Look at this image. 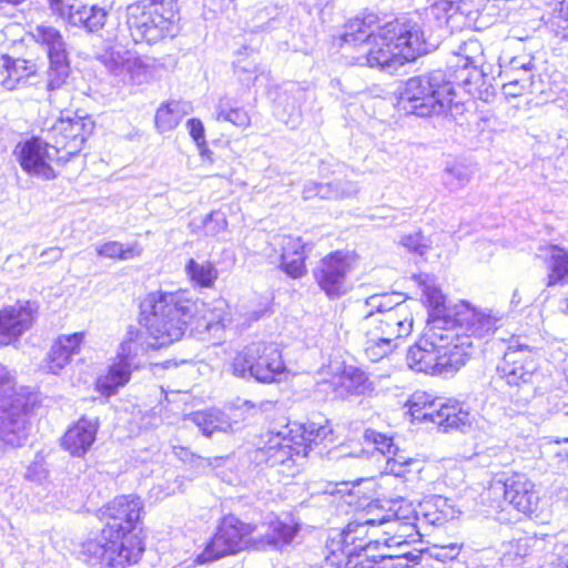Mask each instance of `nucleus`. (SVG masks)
Listing matches in <instances>:
<instances>
[{"label":"nucleus","mask_w":568,"mask_h":568,"mask_svg":"<svg viewBox=\"0 0 568 568\" xmlns=\"http://www.w3.org/2000/svg\"><path fill=\"white\" fill-rule=\"evenodd\" d=\"M256 550L266 548L283 549L296 537L300 526L295 523H286L281 519H274L268 523L256 524Z\"/></svg>","instance_id":"nucleus-26"},{"label":"nucleus","mask_w":568,"mask_h":568,"mask_svg":"<svg viewBox=\"0 0 568 568\" xmlns=\"http://www.w3.org/2000/svg\"><path fill=\"white\" fill-rule=\"evenodd\" d=\"M532 349L519 338H511L503 361L496 367L495 383L505 381L508 386H521L534 377Z\"/></svg>","instance_id":"nucleus-21"},{"label":"nucleus","mask_w":568,"mask_h":568,"mask_svg":"<svg viewBox=\"0 0 568 568\" xmlns=\"http://www.w3.org/2000/svg\"><path fill=\"white\" fill-rule=\"evenodd\" d=\"M521 302H523L521 294H520L519 290L516 288L511 294L510 306L513 308H517L518 306H520Z\"/></svg>","instance_id":"nucleus-62"},{"label":"nucleus","mask_w":568,"mask_h":568,"mask_svg":"<svg viewBox=\"0 0 568 568\" xmlns=\"http://www.w3.org/2000/svg\"><path fill=\"white\" fill-rule=\"evenodd\" d=\"M53 12L67 19L78 0H48Z\"/></svg>","instance_id":"nucleus-57"},{"label":"nucleus","mask_w":568,"mask_h":568,"mask_svg":"<svg viewBox=\"0 0 568 568\" xmlns=\"http://www.w3.org/2000/svg\"><path fill=\"white\" fill-rule=\"evenodd\" d=\"M507 82L503 84V91L506 95L518 97L521 95L526 90L530 89L531 85H523L519 82L520 78L513 77L511 74L505 75Z\"/></svg>","instance_id":"nucleus-56"},{"label":"nucleus","mask_w":568,"mask_h":568,"mask_svg":"<svg viewBox=\"0 0 568 568\" xmlns=\"http://www.w3.org/2000/svg\"><path fill=\"white\" fill-rule=\"evenodd\" d=\"M281 351L274 343L254 341L245 345L234 357L232 372L235 376L261 383H272L284 373Z\"/></svg>","instance_id":"nucleus-13"},{"label":"nucleus","mask_w":568,"mask_h":568,"mask_svg":"<svg viewBox=\"0 0 568 568\" xmlns=\"http://www.w3.org/2000/svg\"><path fill=\"white\" fill-rule=\"evenodd\" d=\"M397 104L405 113L423 118L458 108L459 102H455L454 87L447 81V73L435 70L409 78L399 89Z\"/></svg>","instance_id":"nucleus-8"},{"label":"nucleus","mask_w":568,"mask_h":568,"mask_svg":"<svg viewBox=\"0 0 568 568\" xmlns=\"http://www.w3.org/2000/svg\"><path fill=\"white\" fill-rule=\"evenodd\" d=\"M531 538H519L504 545L500 557V567L506 568L514 565V568H524L525 558L530 556Z\"/></svg>","instance_id":"nucleus-39"},{"label":"nucleus","mask_w":568,"mask_h":568,"mask_svg":"<svg viewBox=\"0 0 568 568\" xmlns=\"http://www.w3.org/2000/svg\"><path fill=\"white\" fill-rule=\"evenodd\" d=\"M108 11L98 6H87L78 1L67 20L74 27H82L89 32H97L106 22Z\"/></svg>","instance_id":"nucleus-33"},{"label":"nucleus","mask_w":568,"mask_h":568,"mask_svg":"<svg viewBox=\"0 0 568 568\" xmlns=\"http://www.w3.org/2000/svg\"><path fill=\"white\" fill-rule=\"evenodd\" d=\"M190 109L189 103L181 101H171L166 104H162L155 113L156 128L161 132L173 130Z\"/></svg>","instance_id":"nucleus-36"},{"label":"nucleus","mask_w":568,"mask_h":568,"mask_svg":"<svg viewBox=\"0 0 568 568\" xmlns=\"http://www.w3.org/2000/svg\"><path fill=\"white\" fill-rule=\"evenodd\" d=\"M445 321L447 332L454 341V347L465 355V363L473 353L481 347L503 325L504 315L491 310L477 311L467 308L455 312L446 306Z\"/></svg>","instance_id":"nucleus-10"},{"label":"nucleus","mask_w":568,"mask_h":568,"mask_svg":"<svg viewBox=\"0 0 568 568\" xmlns=\"http://www.w3.org/2000/svg\"><path fill=\"white\" fill-rule=\"evenodd\" d=\"M143 503L136 495H122L101 509L104 527L100 538L82 544L81 554L90 565L125 568L141 558L144 546L136 534Z\"/></svg>","instance_id":"nucleus-3"},{"label":"nucleus","mask_w":568,"mask_h":568,"mask_svg":"<svg viewBox=\"0 0 568 568\" xmlns=\"http://www.w3.org/2000/svg\"><path fill=\"white\" fill-rule=\"evenodd\" d=\"M416 520V507L408 500H395L388 508L371 503L343 531L329 537L321 568L347 566L358 552L369 551L373 546L415 542Z\"/></svg>","instance_id":"nucleus-1"},{"label":"nucleus","mask_w":568,"mask_h":568,"mask_svg":"<svg viewBox=\"0 0 568 568\" xmlns=\"http://www.w3.org/2000/svg\"><path fill=\"white\" fill-rule=\"evenodd\" d=\"M159 453V447L156 445H152L150 446L148 449H146V454L145 456H139V459L142 462V463H146L148 460H150L154 455H156Z\"/></svg>","instance_id":"nucleus-61"},{"label":"nucleus","mask_w":568,"mask_h":568,"mask_svg":"<svg viewBox=\"0 0 568 568\" xmlns=\"http://www.w3.org/2000/svg\"><path fill=\"white\" fill-rule=\"evenodd\" d=\"M41 256L48 257L50 261H58L62 256V250L60 247H49L41 253Z\"/></svg>","instance_id":"nucleus-60"},{"label":"nucleus","mask_w":568,"mask_h":568,"mask_svg":"<svg viewBox=\"0 0 568 568\" xmlns=\"http://www.w3.org/2000/svg\"><path fill=\"white\" fill-rule=\"evenodd\" d=\"M17 156L22 170L31 176L45 181L55 179L57 174L52 163L64 164L65 160H60L61 155L52 148V143L40 138H32L17 146Z\"/></svg>","instance_id":"nucleus-19"},{"label":"nucleus","mask_w":568,"mask_h":568,"mask_svg":"<svg viewBox=\"0 0 568 568\" xmlns=\"http://www.w3.org/2000/svg\"><path fill=\"white\" fill-rule=\"evenodd\" d=\"M481 47L477 40L469 39L465 41L456 52L457 62L463 64L477 65L478 59L481 55Z\"/></svg>","instance_id":"nucleus-50"},{"label":"nucleus","mask_w":568,"mask_h":568,"mask_svg":"<svg viewBox=\"0 0 568 568\" xmlns=\"http://www.w3.org/2000/svg\"><path fill=\"white\" fill-rule=\"evenodd\" d=\"M358 193V186L352 181H335L320 183L310 181L303 187V199L312 200L315 197L322 200H343L353 197Z\"/></svg>","instance_id":"nucleus-30"},{"label":"nucleus","mask_w":568,"mask_h":568,"mask_svg":"<svg viewBox=\"0 0 568 568\" xmlns=\"http://www.w3.org/2000/svg\"><path fill=\"white\" fill-rule=\"evenodd\" d=\"M555 443H557V444H560V443H568V437H565V438H559V437H558V438H556V439H555Z\"/></svg>","instance_id":"nucleus-64"},{"label":"nucleus","mask_w":568,"mask_h":568,"mask_svg":"<svg viewBox=\"0 0 568 568\" xmlns=\"http://www.w3.org/2000/svg\"><path fill=\"white\" fill-rule=\"evenodd\" d=\"M332 429L328 425L316 423H286L270 427L264 435L263 446L256 453V459L274 468L286 478L296 476L313 445L325 440Z\"/></svg>","instance_id":"nucleus-6"},{"label":"nucleus","mask_w":568,"mask_h":568,"mask_svg":"<svg viewBox=\"0 0 568 568\" xmlns=\"http://www.w3.org/2000/svg\"><path fill=\"white\" fill-rule=\"evenodd\" d=\"M47 475H48V470L45 469L43 463L40 460H36V462L31 463L28 466L27 473H26V477L29 480L38 481V483L45 479Z\"/></svg>","instance_id":"nucleus-58"},{"label":"nucleus","mask_w":568,"mask_h":568,"mask_svg":"<svg viewBox=\"0 0 568 568\" xmlns=\"http://www.w3.org/2000/svg\"><path fill=\"white\" fill-rule=\"evenodd\" d=\"M545 252L546 287L568 285V250L559 245H549L545 248Z\"/></svg>","instance_id":"nucleus-31"},{"label":"nucleus","mask_w":568,"mask_h":568,"mask_svg":"<svg viewBox=\"0 0 568 568\" xmlns=\"http://www.w3.org/2000/svg\"><path fill=\"white\" fill-rule=\"evenodd\" d=\"M174 455L184 463H192L196 467H220L224 464L227 458L225 457H214L213 459L203 458L200 456H195L192 452L183 446H173Z\"/></svg>","instance_id":"nucleus-48"},{"label":"nucleus","mask_w":568,"mask_h":568,"mask_svg":"<svg viewBox=\"0 0 568 568\" xmlns=\"http://www.w3.org/2000/svg\"><path fill=\"white\" fill-rule=\"evenodd\" d=\"M320 390H373L375 382L362 368L333 361L316 372Z\"/></svg>","instance_id":"nucleus-20"},{"label":"nucleus","mask_w":568,"mask_h":568,"mask_svg":"<svg viewBox=\"0 0 568 568\" xmlns=\"http://www.w3.org/2000/svg\"><path fill=\"white\" fill-rule=\"evenodd\" d=\"M84 341V333H73L60 335L48 354V371L58 374L71 361L72 356L80 353L81 345Z\"/></svg>","instance_id":"nucleus-28"},{"label":"nucleus","mask_w":568,"mask_h":568,"mask_svg":"<svg viewBox=\"0 0 568 568\" xmlns=\"http://www.w3.org/2000/svg\"><path fill=\"white\" fill-rule=\"evenodd\" d=\"M420 286L428 317L423 335L407 351V365L418 373L448 376L466 364L465 355L454 347L445 327L446 297L440 287L428 275Z\"/></svg>","instance_id":"nucleus-4"},{"label":"nucleus","mask_w":568,"mask_h":568,"mask_svg":"<svg viewBox=\"0 0 568 568\" xmlns=\"http://www.w3.org/2000/svg\"><path fill=\"white\" fill-rule=\"evenodd\" d=\"M97 59L118 83L138 84L148 73V65L142 59L120 45L106 47Z\"/></svg>","instance_id":"nucleus-22"},{"label":"nucleus","mask_w":568,"mask_h":568,"mask_svg":"<svg viewBox=\"0 0 568 568\" xmlns=\"http://www.w3.org/2000/svg\"><path fill=\"white\" fill-rule=\"evenodd\" d=\"M36 42L45 48L48 58L67 54L65 42L60 31L51 26H37L32 31Z\"/></svg>","instance_id":"nucleus-38"},{"label":"nucleus","mask_w":568,"mask_h":568,"mask_svg":"<svg viewBox=\"0 0 568 568\" xmlns=\"http://www.w3.org/2000/svg\"><path fill=\"white\" fill-rule=\"evenodd\" d=\"M365 321L374 324L372 342L366 352L376 361L396 346L394 343L406 337L413 329V314L400 293L373 294L365 300L362 310Z\"/></svg>","instance_id":"nucleus-7"},{"label":"nucleus","mask_w":568,"mask_h":568,"mask_svg":"<svg viewBox=\"0 0 568 568\" xmlns=\"http://www.w3.org/2000/svg\"><path fill=\"white\" fill-rule=\"evenodd\" d=\"M185 272L190 281L200 287L211 288L219 277V271L209 261L197 262L190 258L185 265Z\"/></svg>","instance_id":"nucleus-37"},{"label":"nucleus","mask_w":568,"mask_h":568,"mask_svg":"<svg viewBox=\"0 0 568 568\" xmlns=\"http://www.w3.org/2000/svg\"><path fill=\"white\" fill-rule=\"evenodd\" d=\"M216 119L231 122L239 128H247L251 124V118L248 112L243 108H227V105L221 101L217 106Z\"/></svg>","instance_id":"nucleus-46"},{"label":"nucleus","mask_w":568,"mask_h":568,"mask_svg":"<svg viewBox=\"0 0 568 568\" xmlns=\"http://www.w3.org/2000/svg\"><path fill=\"white\" fill-rule=\"evenodd\" d=\"M556 2L550 26L557 37L568 40V0H556Z\"/></svg>","instance_id":"nucleus-47"},{"label":"nucleus","mask_w":568,"mask_h":568,"mask_svg":"<svg viewBox=\"0 0 568 568\" xmlns=\"http://www.w3.org/2000/svg\"><path fill=\"white\" fill-rule=\"evenodd\" d=\"M33 313V305L28 301L0 310V346L18 341L32 326Z\"/></svg>","instance_id":"nucleus-24"},{"label":"nucleus","mask_w":568,"mask_h":568,"mask_svg":"<svg viewBox=\"0 0 568 568\" xmlns=\"http://www.w3.org/2000/svg\"><path fill=\"white\" fill-rule=\"evenodd\" d=\"M160 302L162 301L158 292L149 295L148 300L143 304L144 310L142 312V321L145 332L130 326L126 332L125 339L119 346L116 356L126 363H132L134 368H139L141 365V362L138 361L139 356H143L151 349H159L172 344L164 343L165 341H163L162 337L165 332H156L151 328L152 317H154L155 312H158L156 307ZM159 329L164 331L163 328Z\"/></svg>","instance_id":"nucleus-15"},{"label":"nucleus","mask_w":568,"mask_h":568,"mask_svg":"<svg viewBox=\"0 0 568 568\" xmlns=\"http://www.w3.org/2000/svg\"><path fill=\"white\" fill-rule=\"evenodd\" d=\"M99 425L94 420L80 418L71 425L61 439V446L71 456H84L95 440Z\"/></svg>","instance_id":"nucleus-27"},{"label":"nucleus","mask_w":568,"mask_h":568,"mask_svg":"<svg viewBox=\"0 0 568 568\" xmlns=\"http://www.w3.org/2000/svg\"><path fill=\"white\" fill-rule=\"evenodd\" d=\"M16 381L7 366L0 363V390H14Z\"/></svg>","instance_id":"nucleus-59"},{"label":"nucleus","mask_w":568,"mask_h":568,"mask_svg":"<svg viewBox=\"0 0 568 568\" xmlns=\"http://www.w3.org/2000/svg\"><path fill=\"white\" fill-rule=\"evenodd\" d=\"M256 524L226 515L205 548L195 556L193 565L209 564L247 549L256 550Z\"/></svg>","instance_id":"nucleus-11"},{"label":"nucleus","mask_w":568,"mask_h":568,"mask_svg":"<svg viewBox=\"0 0 568 568\" xmlns=\"http://www.w3.org/2000/svg\"><path fill=\"white\" fill-rule=\"evenodd\" d=\"M186 126L189 129V133L196 143L197 148L202 155H205L207 152L204 126L201 120L199 119H190L186 122Z\"/></svg>","instance_id":"nucleus-52"},{"label":"nucleus","mask_w":568,"mask_h":568,"mask_svg":"<svg viewBox=\"0 0 568 568\" xmlns=\"http://www.w3.org/2000/svg\"><path fill=\"white\" fill-rule=\"evenodd\" d=\"M132 368H134L132 363H126L116 356L106 373L97 378L95 390H116L125 386L130 381Z\"/></svg>","instance_id":"nucleus-35"},{"label":"nucleus","mask_w":568,"mask_h":568,"mask_svg":"<svg viewBox=\"0 0 568 568\" xmlns=\"http://www.w3.org/2000/svg\"><path fill=\"white\" fill-rule=\"evenodd\" d=\"M162 302L158 305L151 328H163L164 343L180 341L189 331L197 338L205 334L217 336L225 327L227 304L225 300L204 303L191 300L184 292H158ZM163 333V331H161Z\"/></svg>","instance_id":"nucleus-5"},{"label":"nucleus","mask_w":568,"mask_h":568,"mask_svg":"<svg viewBox=\"0 0 568 568\" xmlns=\"http://www.w3.org/2000/svg\"><path fill=\"white\" fill-rule=\"evenodd\" d=\"M175 0H139L125 9V23L135 43L154 44L179 31Z\"/></svg>","instance_id":"nucleus-9"},{"label":"nucleus","mask_w":568,"mask_h":568,"mask_svg":"<svg viewBox=\"0 0 568 568\" xmlns=\"http://www.w3.org/2000/svg\"><path fill=\"white\" fill-rule=\"evenodd\" d=\"M271 246L278 253L276 256L268 255L272 263H280V267L292 278H300L305 275V252L301 237L280 234L272 239Z\"/></svg>","instance_id":"nucleus-23"},{"label":"nucleus","mask_w":568,"mask_h":568,"mask_svg":"<svg viewBox=\"0 0 568 568\" xmlns=\"http://www.w3.org/2000/svg\"><path fill=\"white\" fill-rule=\"evenodd\" d=\"M32 68L33 65H30L26 60L3 57L0 67V85L6 90L17 89L27 83L29 78L33 75Z\"/></svg>","instance_id":"nucleus-34"},{"label":"nucleus","mask_w":568,"mask_h":568,"mask_svg":"<svg viewBox=\"0 0 568 568\" xmlns=\"http://www.w3.org/2000/svg\"><path fill=\"white\" fill-rule=\"evenodd\" d=\"M244 412L251 416H263L266 419L277 418L280 420V425L275 426L276 428L288 423L285 417L286 405L277 399H266L257 403L253 400L236 403L234 416L242 418Z\"/></svg>","instance_id":"nucleus-32"},{"label":"nucleus","mask_w":568,"mask_h":568,"mask_svg":"<svg viewBox=\"0 0 568 568\" xmlns=\"http://www.w3.org/2000/svg\"><path fill=\"white\" fill-rule=\"evenodd\" d=\"M95 252L100 257L126 261L140 256L142 248L136 243L123 245L118 241H109L97 245Z\"/></svg>","instance_id":"nucleus-44"},{"label":"nucleus","mask_w":568,"mask_h":568,"mask_svg":"<svg viewBox=\"0 0 568 568\" xmlns=\"http://www.w3.org/2000/svg\"><path fill=\"white\" fill-rule=\"evenodd\" d=\"M427 393H414L409 403V410L414 418L429 420L443 432L452 429L464 430L470 425L469 413L458 403H444L440 399H429Z\"/></svg>","instance_id":"nucleus-16"},{"label":"nucleus","mask_w":568,"mask_h":568,"mask_svg":"<svg viewBox=\"0 0 568 568\" xmlns=\"http://www.w3.org/2000/svg\"><path fill=\"white\" fill-rule=\"evenodd\" d=\"M489 496H504L520 514L541 523L548 521L551 508L546 498L540 497L536 485L524 474H513L505 480H495L488 488Z\"/></svg>","instance_id":"nucleus-14"},{"label":"nucleus","mask_w":568,"mask_h":568,"mask_svg":"<svg viewBox=\"0 0 568 568\" xmlns=\"http://www.w3.org/2000/svg\"><path fill=\"white\" fill-rule=\"evenodd\" d=\"M353 263L354 256L343 251H335L320 261L313 275L328 298H339L348 292L347 275L353 268Z\"/></svg>","instance_id":"nucleus-18"},{"label":"nucleus","mask_w":568,"mask_h":568,"mask_svg":"<svg viewBox=\"0 0 568 568\" xmlns=\"http://www.w3.org/2000/svg\"><path fill=\"white\" fill-rule=\"evenodd\" d=\"M457 510L454 504L447 497L442 495L426 497L416 508V528L418 532L415 542L420 540L427 528L442 526L449 519L455 518Z\"/></svg>","instance_id":"nucleus-25"},{"label":"nucleus","mask_w":568,"mask_h":568,"mask_svg":"<svg viewBox=\"0 0 568 568\" xmlns=\"http://www.w3.org/2000/svg\"><path fill=\"white\" fill-rule=\"evenodd\" d=\"M204 436H211L214 432H234L240 426L239 417L221 412L219 409L199 410L189 416Z\"/></svg>","instance_id":"nucleus-29"},{"label":"nucleus","mask_w":568,"mask_h":568,"mask_svg":"<svg viewBox=\"0 0 568 568\" xmlns=\"http://www.w3.org/2000/svg\"><path fill=\"white\" fill-rule=\"evenodd\" d=\"M422 463L418 459L405 456L399 450L386 457L385 471L396 477H405L409 473H419Z\"/></svg>","instance_id":"nucleus-45"},{"label":"nucleus","mask_w":568,"mask_h":568,"mask_svg":"<svg viewBox=\"0 0 568 568\" xmlns=\"http://www.w3.org/2000/svg\"><path fill=\"white\" fill-rule=\"evenodd\" d=\"M94 123L89 116H61L47 131V140L61 155L60 160L68 162L77 155L92 134Z\"/></svg>","instance_id":"nucleus-17"},{"label":"nucleus","mask_w":568,"mask_h":568,"mask_svg":"<svg viewBox=\"0 0 568 568\" xmlns=\"http://www.w3.org/2000/svg\"><path fill=\"white\" fill-rule=\"evenodd\" d=\"M286 92L293 98L291 114L300 116L302 102L306 100L308 92L297 84H292L290 89H286Z\"/></svg>","instance_id":"nucleus-55"},{"label":"nucleus","mask_w":568,"mask_h":568,"mask_svg":"<svg viewBox=\"0 0 568 568\" xmlns=\"http://www.w3.org/2000/svg\"><path fill=\"white\" fill-rule=\"evenodd\" d=\"M364 438L367 443L373 444L375 450L379 452L385 458L398 450V447L394 445L392 437L377 433L373 429H366Z\"/></svg>","instance_id":"nucleus-49"},{"label":"nucleus","mask_w":568,"mask_h":568,"mask_svg":"<svg viewBox=\"0 0 568 568\" xmlns=\"http://www.w3.org/2000/svg\"><path fill=\"white\" fill-rule=\"evenodd\" d=\"M500 67L503 68L504 75H509L513 73H523V77L519 79V82L523 85H531L532 84V70L535 69L534 58L529 54H520L516 57H501L500 58Z\"/></svg>","instance_id":"nucleus-40"},{"label":"nucleus","mask_w":568,"mask_h":568,"mask_svg":"<svg viewBox=\"0 0 568 568\" xmlns=\"http://www.w3.org/2000/svg\"><path fill=\"white\" fill-rule=\"evenodd\" d=\"M227 226L225 215L221 212H212L204 221L205 232L209 235H216Z\"/></svg>","instance_id":"nucleus-53"},{"label":"nucleus","mask_w":568,"mask_h":568,"mask_svg":"<svg viewBox=\"0 0 568 568\" xmlns=\"http://www.w3.org/2000/svg\"><path fill=\"white\" fill-rule=\"evenodd\" d=\"M473 174L474 169L470 165L463 162H453L445 168L443 182L449 191H458L469 183Z\"/></svg>","instance_id":"nucleus-42"},{"label":"nucleus","mask_w":568,"mask_h":568,"mask_svg":"<svg viewBox=\"0 0 568 568\" xmlns=\"http://www.w3.org/2000/svg\"><path fill=\"white\" fill-rule=\"evenodd\" d=\"M459 555V547L456 544H449L444 546H435L430 556L442 562L453 560Z\"/></svg>","instance_id":"nucleus-54"},{"label":"nucleus","mask_w":568,"mask_h":568,"mask_svg":"<svg viewBox=\"0 0 568 568\" xmlns=\"http://www.w3.org/2000/svg\"><path fill=\"white\" fill-rule=\"evenodd\" d=\"M70 74V65L67 54H58L49 58L47 71V90L55 91L63 87Z\"/></svg>","instance_id":"nucleus-43"},{"label":"nucleus","mask_w":568,"mask_h":568,"mask_svg":"<svg viewBox=\"0 0 568 568\" xmlns=\"http://www.w3.org/2000/svg\"><path fill=\"white\" fill-rule=\"evenodd\" d=\"M557 410L562 412L564 414L568 415V403L566 400H564L561 406L557 405Z\"/></svg>","instance_id":"nucleus-63"},{"label":"nucleus","mask_w":568,"mask_h":568,"mask_svg":"<svg viewBox=\"0 0 568 568\" xmlns=\"http://www.w3.org/2000/svg\"><path fill=\"white\" fill-rule=\"evenodd\" d=\"M342 40L362 50L355 58L356 64L381 70L397 69L429 52L416 22L395 19L379 24V18L374 13L351 20Z\"/></svg>","instance_id":"nucleus-2"},{"label":"nucleus","mask_w":568,"mask_h":568,"mask_svg":"<svg viewBox=\"0 0 568 568\" xmlns=\"http://www.w3.org/2000/svg\"><path fill=\"white\" fill-rule=\"evenodd\" d=\"M453 68L454 70L447 74V81L453 83L454 92H456V87H458L470 93L474 84H477L481 78V73L477 69V65L456 62V64L450 69ZM457 93H455V95Z\"/></svg>","instance_id":"nucleus-41"},{"label":"nucleus","mask_w":568,"mask_h":568,"mask_svg":"<svg viewBox=\"0 0 568 568\" xmlns=\"http://www.w3.org/2000/svg\"><path fill=\"white\" fill-rule=\"evenodd\" d=\"M38 405V393H0V449L26 443L29 418Z\"/></svg>","instance_id":"nucleus-12"},{"label":"nucleus","mask_w":568,"mask_h":568,"mask_svg":"<svg viewBox=\"0 0 568 568\" xmlns=\"http://www.w3.org/2000/svg\"><path fill=\"white\" fill-rule=\"evenodd\" d=\"M400 243L409 252H414L420 256L425 255L429 247L426 239L419 232L403 236Z\"/></svg>","instance_id":"nucleus-51"}]
</instances>
